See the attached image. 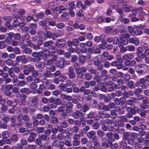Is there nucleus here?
<instances>
[{
	"instance_id": "obj_1",
	"label": "nucleus",
	"mask_w": 149,
	"mask_h": 149,
	"mask_svg": "<svg viewBox=\"0 0 149 149\" xmlns=\"http://www.w3.org/2000/svg\"><path fill=\"white\" fill-rule=\"evenodd\" d=\"M96 132L94 131L89 132L87 134V136L89 139H92L93 144L87 146L89 149H97L100 146V143L99 138L96 136Z\"/></svg>"
},
{
	"instance_id": "obj_2",
	"label": "nucleus",
	"mask_w": 149,
	"mask_h": 149,
	"mask_svg": "<svg viewBox=\"0 0 149 149\" xmlns=\"http://www.w3.org/2000/svg\"><path fill=\"white\" fill-rule=\"evenodd\" d=\"M38 98L36 96L32 97L31 100L30 101V103L31 106L30 107V110L33 112H34L36 109V107L38 104Z\"/></svg>"
},
{
	"instance_id": "obj_3",
	"label": "nucleus",
	"mask_w": 149,
	"mask_h": 149,
	"mask_svg": "<svg viewBox=\"0 0 149 149\" xmlns=\"http://www.w3.org/2000/svg\"><path fill=\"white\" fill-rule=\"evenodd\" d=\"M146 82L145 79L143 78H141L135 83V85L136 87L141 86V88L143 89H146L147 86L145 84Z\"/></svg>"
},
{
	"instance_id": "obj_4",
	"label": "nucleus",
	"mask_w": 149,
	"mask_h": 149,
	"mask_svg": "<svg viewBox=\"0 0 149 149\" xmlns=\"http://www.w3.org/2000/svg\"><path fill=\"white\" fill-rule=\"evenodd\" d=\"M17 120L20 123L24 121L25 122H28L29 120V116L26 115H22L19 114L17 116Z\"/></svg>"
},
{
	"instance_id": "obj_5",
	"label": "nucleus",
	"mask_w": 149,
	"mask_h": 149,
	"mask_svg": "<svg viewBox=\"0 0 149 149\" xmlns=\"http://www.w3.org/2000/svg\"><path fill=\"white\" fill-rule=\"evenodd\" d=\"M65 60L64 58H59L55 63L56 66L60 69L63 68L65 65Z\"/></svg>"
},
{
	"instance_id": "obj_6",
	"label": "nucleus",
	"mask_w": 149,
	"mask_h": 149,
	"mask_svg": "<svg viewBox=\"0 0 149 149\" xmlns=\"http://www.w3.org/2000/svg\"><path fill=\"white\" fill-rule=\"evenodd\" d=\"M23 66L24 68L23 72L24 74L26 75H29L30 72L33 70L34 68L30 64L24 65Z\"/></svg>"
},
{
	"instance_id": "obj_7",
	"label": "nucleus",
	"mask_w": 149,
	"mask_h": 149,
	"mask_svg": "<svg viewBox=\"0 0 149 149\" xmlns=\"http://www.w3.org/2000/svg\"><path fill=\"white\" fill-rule=\"evenodd\" d=\"M53 42L50 40L44 42L43 43V45L44 47H47L49 49L54 50H55V47L53 45Z\"/></svg>"
},
{
	"instance_id": "obj_8",
	"label": "nucleus",
	"mask_w": 149,
	"mask_h": 149,
	"mask_svg": "<svg viewBox=\"0 0 149 149\" xmlns=\"http://www.w3.org/2000/svg\"><path fill=\"white\" fill-rule=\"evenodd\" d=\"M56 46L59 48L64 47L66 45V42L63 39H57L56 42Z\"/></svg>"
},
{
	"instance_id": "obj_9",
	"label": "nucleus",
	"mask_w": 149,
	"mask_h": 149,
	"mask_svg": "<svg viewBox=\"0 0 149 149\" xmlns=\"http://www.w3.org/2000/svg\"><path fill=\"white\" fill-rule=\"evenodd\" d=\"M67 74L69 77L70 79L75 78L76 74L74 72V69L72 66L68 68V72Z\"/></svg>"
},
{
	"instance_id": "obj_10",
	"label": "nucleus",
	"mask_w": 149,
	"mask_h": 149,
	"mask_svg": "<svg viewBox=\"0 0 149 149\" xmlns=\"http://www.w3.org/2000/svg\"><path fill=\"white\" fill-rule=\"evenodd\" d=\"M142 88H137L135 89L134 91V93L135 95L137 96L138 97L139 100H142L143 99V97L142 95H140V94L142 93Z\"/></svg>"
},
{
	"instance_id": "obj_11",
	"label": "nucleus",
	"mask_w": 149,
	"mask_h": 149,
	"mask_svg": "<svg viewBox=\"0 0 149 149\" xmlns=\"http://www.w3.org/2000/svg\"><path fill=\"white\" fill-rule=\"evenodd\" d=\"M81 110L76 111L75 112H74L73 113L72 116H73L74 118L75 119H78L79 118H81L83 117L85 113L83 114L82 112H81Z\"/></svg>"
},
{
	"instance_id": "obj_12",
	"label": "nucleus",
	"mask_w": 149,
	"mask_h": 149,
	"mask_svg": "<svg viewBox=\"0 0 149 149\" xmlns=\"http://www.w3.org/2000/svg\"><path fill=\"white\" fill-rule=\"evenodd\" d=\"M67 113H69L72 111L73 104L71 102H68L64 105Z\"/></svg>"
},
{
	"instance_id": "obj_13",
	"label": "nucleus",
	"mask_w": 149,
	"mask_h": 149,
	"mask_svg": "<svg viewBox=\"0 0 149 149\" xmlns=\"http://www.w3.org/2000/svg\"><path fill=\"white\" fill-rule=\"evenodd\" d=\"M57 111L59 112L62 113L61 115L63 117H65L67 116V113L66 111L64 105L59 107L57 109Z\"/></svg>"
},
{
	"instance_id": "obj_14",
	"label": "nucleus",
	"mask_w": 149,
	"mask_h": 149,
	"mask_svg": "<svg viewBox=\"0 0 149 149\" xmlns=\"http://www.w3.org/2000/svg\"><path fill=\"white\" fill-rule=\"evenodd\" d=\"M37 136V134L36 133L31 132L30 133L27 140L28 142L31 143L34 141Z\"/></svg>"
},
{
	"instance_id": "obj_15",
	"label": "nucleus",
	"mask_w": 149,
	"mask_h": 149,
	"mask_svg": "<svg viewBox=\"0 0 149 149\" xmlns=\"http://www.w3.org/2000/svg\"><path fill=\"white\" fill-rule=\"evenodd\" d=\"M36 24H35L32 23L29 25V28L30 29L29 32L31 35H34L36 34Z\"/></svg>"
},
{
	"instance_id": "obj_16",
	"label": "nucleus",
	"mask_w": 149,
	"mask_h": 149,
	"mask_svg": "<svg viewBox=\"0 0 149 149\" xmlns=\"http://www.w3.org/2000/svg\"><path fill=\"white\" fill-rule=\"evenodd\" d=\"M107 74V71L106 70H102L101 72V74L100 75L101 80L102 81L106 80L108 77Z\"/></svg>"
},
{
	"instance_id": "obj_17",
	"label": "nucleus",
	"mask_w": 149,
	"mask_h": 149,
	"mask_svg": "<svg viewBox=\"0 0 149 149\" xmlns=\"http://www.w3.org/2000/svg\"><path fill=\"white\" fill-rule=\"evenodd\" d=\"M40 52L41 57L43 56L44 57L47 58L50 54L49 51L47 48H43Z\"/></svg>"
},
{
	"instance_id": "obj_18",
	"label": "nucleus",
	"mask_w": 149,
	"mask_h": 149,
	"mask_svg": "<svg viewBox=\"0 0 149 149\" xmlns=\"http://www.w3.org/2000/svg\"><path fill=\"white\" fill-rule=\"evenodd\" d=\"M98 115L102 119L108 118L110 117V115L109 114L104 113L103 111L99 112L98 113Z\"/></svg>"
},
{
	"instance_id": "obj_19",
	"label": "nucleus",
	"mask_w": 149,
	"mask_h": 149,
	"mask_svg": "<svg viewBox=\"0 0 149 149\" xmlns=\"http://www.w3.org/2000/svg\"><path fill=\"white\" fill-rule=\"evenodd\" d=\"M28 46L31 48H33L36 51H38L40 49V47L37 44L35 45L33 43L31 42L30 41L27 42Z\"/></svg>"
},
{
	"instance_id": "obj_20",
	"label": "nucleus",
	"mask_w": 149,
	"mask_h": 149,
	"mask_svg": "<svg viewBox=\"0 0 149 149\" xmlns=\"http://www.w3.org/2000/svg\"><path fill=\"white\" fill-rule=\"evenodd\" d=\"M20 92L22 93H25L26 94H29L32 92L29 88L24 87L22 88L20 90Z\"/></svg>"
},
{
	"instance_id": "obj_21",
	"label": "nucleus",
	"mask_w": 149,
	"mask_h": 149,
	"mask_svg": "<svg viewBox=\"0 0 149 149\" xmlns=\"http://www.w3.org/2000/svg\"><path fill=\"white\" fill-rule=\"evenodd\" d=\"M90 108V105L88 103H85L83 105L82 109L80 110L82 111L83 113H86L89 110Z\"/></svg>"
},
{
	"instance_id": "obj_22",
	"label": "nucleus",
	"mask_w": 149,
	"mask_h": 149,
	"mask_svg": "<svg viewBox=\"0 0 149 149\" xmlns=\"http://www.w3.org/2000/svg\"><path fill=\"white\" fill-rule=\"evenodd\" d=\"M126 110L127 111H128V112L130 111V113L132 115L136 113V110H137V109L136 107H134V109L130 107H127L126 108Z\"/></svg>"
},
{
	"instance_id": "obj_23",
	"label": "nucleus",
	"mask_w": 149,
	"mask_h": 149,
	"mask_svg": "<svg viewBox=\"0 0 149 149\" xmlns=\"http://www.w3.org/2000/svg\"><path fill=\"white\" fill-rule=\"evenodd\" d=\"M78 60L80 64L83 65L86 62V56L81 55L79 57Z\"/></svg>"
},
{
	"instance_id": "obj_24",
	"label": "nucleus",
	"mask_w": 149,
	"mask_h": 149,
	"mask_svg": "<svg viewBox=\"0 0 149 149\" xmlns=\"http://www.w3.org/2000/svg\"><path fill=\"white\" fill-rule=\"evenodd\" d=\"M53 75V74L49 70H46L43 73V76L47 78H50Z\"/></svg>"
},
{
	"instance_id": "obj_25",
	"label": "nucleus",
	"mask_w": 149,
	"mask_h": 149,
	"mask_svg": "<svg viewBox=\"0 0 149 149\" xmlns=\"http://www.w3.org/2000/svg\"><path fill=\"white\" fill-rule=\"evenodd\" d=\"M123 10L125 12H133L134 10L133 9L132 7L131 6H128L123 7Z\"/></svg>"
},
{
	"instance_id": "obj_26",
	"label": "nucleus",
	"mask_w": 149,
	"mask_h": 149,
	"mask_svg": "<svg viewBox=\"0 0 149 149\" xmlns=\"http://www.w3.org/2000/svg\"><path fill=\"white\" fill-rule=\"evenodd\" d=\"M32 56L38 58V61L40 60V58L41 57L40 51L37 52H33L31 54Z\"/></svg>"
},
{
	"instance_id": "obj_27",
	"label": "nucleus",
	"mask_w": 149,
	"mask_h": 149,
	"mask_svg": "<svg viewBox=\"0 0 149 149\" xmlns=\"http://www.w3.org/2000/svg\"><path fill=\"white\" fill-rule=\"evenodd\" d=\"M8 73L9 76L12 78L13 77H16L15 75L14 72L13 70V68H9L8 71Z\"/></svg>"
},
{
	"instance_id": "obj_28",
	"label": "nucleus",
	"mask_w": 149,
	"mask_h": 149,
	"mask_svg": "<svg viewBox=\"0 0 149 149\" xmlns=\"http://www.w3.org/2000/svg\"><path fill=\"white\" fill-rule=\"evenodd\" d=\"M45 14L42 12L38 13L37 14H33L32 16H34L36 18L38 19L39 18L42 19V17L44 16Z\"/></svg>"
},
{
	"instance_id": "obj_29",
	"label": "nucleus",
	"mask_w": 149,
	"mask_h": 149,
	"mask_svg": "<svg viewBox=\"0 0 149 149\" xmlns=\"http://www.w3.org/2000/svg\"><path fill=\"white\" fill-rule=\"evenodd\" d=\"M93 64L97 67L98 66L102 64V61H100L98 59H97V57L96 56L94 58V60L93 62Z\"/></svg>"
},
{
	"instance_id": "obj_30",
	"label": "nucleus",
	"mask_w": 149,
	"mask_h": 149,
	"mask_svg": "<svg viewBox=\"0 0 149 149\" xmlns=\"http://www.w3.org/2000/svg\"><path fill=\"white\" fill-rule=\"evenodd\" d=\"M4 62L8 66H12L13 65V61L9 58L6 59Z\"/></svg>"
},
{
	"instance_id": "obj_31",
	"label": "nucleus",
	"mask_w": 149,
	"mask_h": 149,
	"mask_svg": "<svg viewBox=\"0 0 149 149\" xmlns=\"http://www.w3.org/2000/svg\"><path fill=\"white\" fill-rule=\"evenodd\" d=\"M45 65L42 62H40L37 63L36 64V68L40 69H42L45 67Z\"/></svg>"
},
{
	"instance_id": "obj_32",
	"label": "nucleus",
	"mask_w": 149,
	"mask_h": 149,
	"mask_svg": "<svg viewBox=\"0 0 149 149\" xmlns=\"http://www.w3.org/2000/svg\"><path fill=\"white\" fill-rule=\"evenodd\" d=\"M66 132H61L59 133L57 136V139L59 140H61L64 138Z\"/></svg>"
},
{
	"instance_id": "obj_33",
	"label": "nucleus",
	"mask_w": 149,
	"mask_h": 149,
	"mask_svg": "<svg viewBox=\"0 0 149 149\" xmlns=\"http://www.w3.org/2000/svg\"><path fill=\"white\" fill-rule=\"evenodd\" d=\"M130 133L128 132H126L123 133L122 139L124 141H127L129 139L130 136Z\"/></svg>"
},
{
	"instance_id": "obj_34",
	"label": "nucleus",
	"mask_w": 149,
	"mask_h": 149,
	"mask_svg": "<svg viewBox=\"0 0 149 149\" xmlns=\"http://www.w3.org/2000/svg\"><path fill=\"white\" fill-rule=\"evenodd\" d=\"M88 70L91 74H94L95 75H99V72L96 69H94L92 67L88 69Z\"/></svg>"
},
{
	"instance_id": "obj_35",
	"label": "nucleus",
	"mask_w": 149,
	"mask_h": 149,
	"mask_svg": "<svg viewBox=\"0 0 149 149\" xmlns=\"http://www.w3.org/2000/svg\"><path fill=\"white\" fill-rule=\"evenodd\" d=\"M97 134L99 137L103 138L105 135V133L103 130H98L97 132Z\"/></svg>"
},
{
	"instance_id": "obj_36",
	"label": "nucleus",
	"mask_w": 149,
	"mask_h": 149,
	"mask_svg": "<svg viewBox=\"0 0 149 149\" xmlns=\"http://www.w3.org/2000/svg\"><path fill=\"white\" fill-rule=\"evenodd\" d=\"M84 78L86 80H91L93 77V76L90 73H86L84 74Z\"/></svg>"
},
{
	"instance_id": "obj_37",
	"label": "nucleus",
	"mask_w": 149,
	"mask_h": 149,
	"mask_svg": "<svg viewBox=\"0 0 149 149\" xmlns=\"http://www.w3.org/2000/svg\"><path fill=\"white\" fill-rule=\"evenodd\" d=\"M27 84L26 81L23 80H19L17 83V87H22L24 86Z\"/></svg>"
},
{
	"instance_id": "obj_38",
	"label": "nucleus",
	"mask_w": 149,
	"mask_h": 149,
	"mask_svg": "<svg viewBox=\"0 0 149 149\" xmlns=\"http://www.w3.org/2000/svg\"><path fill=\"white\" fill-rule=\"evenodd\" d=\"M58 88L63 92H65L67 87L65 84L61 83L58 86Z\"/></svg>"
},
{
	"instance_id": "obj_39",
	"label": "nucleus",
	"mask_w": 149,
	"mask_h": 149,
	"mask_svg": "<svg viewBox=\"0 0 149 149\" xmlns=\"http://www.w3.org/2000/svg\"><path fill=\"white\" fill-rule=\"evenodd\" d=\"M113 45H116L118 44L119 43H121L122 42V41L121 40H120L118 37H115L113 38Z\"/></svg>"
},
{
	"instance_id": "obj_40",
	"label": "nucleus",
	"mask_w": 149,
	"mask_h": 149,
	"mask_svg": "<svg viewBox=\"0 0 149 149\" xmlns=\"http://www.w3.org/2000/svg\"><path fill=\"white\" fill-rule=\"evenodd\" d=\"M110 117L111 118L114 119H115L117 118L118 117V115L117 113H116L113 110H112L110 111Z\"/></svg>"
},
{
	"instance_id": "obj_41",
	"label": "nucleus",
	"mask_w": 149,
	"mask_h": 149,
	"mask_svg": "<svg viewBox=\"0 0 149 149\" xmlns=\"http://www.w3.org/2000/svg\"><path fill=\"white\" fill-rule=\"evenodd\" d=\"M39 137L40 138L42 141H45L49 139L48 136L44 134H42L41 135H39Z\"/></svg>"
},
{
	"instance_id": "obj_42",
	"label": "nucleus",
	"mask_w": 149,
	"mask_h": 149,
	"mask_svg": "<svg viewBox=\"0 0 149 149\" xmlns=\"http://www.w3.org/2000/svg\"><path fill=\"white\" fill-rule=\"evenodd\" d=\"M23 52L26 54H30L32 53V49L30 48L27 47L25 49L23 50Z\"/></svg>"
},
{
	"instance_id": "obj_43",
	"label": "nucleus",
	"mask_w": 149,
	"mask_h": 149,
	"mask_svg": "<svg viewBox=\"0 0 149 149\" xmlns=\"http://www.w3.org/2000/svg\"><path fill=\"white\" fill-rule=\"evenodd\" d=\"M1 135L3 138L6 139L9 136V133L7 131L3 132L1 133Z\"/></svg>"
},
{
	"instance_id": "obj_44",
	"label": "nucleus",
	"mask_w": 149,
	"mask_h": 149,
	"mask_svg": "<svg viewBox=\"0 0 149 149\" xmlns=\"http://www.w3.org/2000/svg\"><path fill=\"white\" fill-rule=\"evenodd\" d=\"M11 138L13 141L16 142L18 140V136L17 134H13L11 135Z\"/></svg>"
},
{
	"instance_id": "obj_45",
	"label": "nucleus",
	"mask_w": 149,
	"mask_h": 149,
	"mask_svg": "<svg viewBox=\"0 0 149 149\" xmlns=\"http://www.w3.org/2000/svg\"><path fill=\"white\" fill-rule=\"evenodd\" d=\"M136 49L137 50V52L136 53V55L140 54V55H145V54L143 53V49L142 47H138Z\"/></svg>"
},
{
	"instance_id": "obj_46",
	"label": "nucleus",
	"mask_w": 149,
	"mask_h": 149,
	"mask_svg": "<svg viewBox=\"0 0 149 149\" xmlns=\"http://www.w3.org/2000/svg\"><path fill=\"white\" fill-rule=\"evenodd\" d=\"M120 49V52L121 53H124L127 51L126 47H124L122 44H120L119 46Z\"/></svg>"
},
{
	"instance_id": "obj_47",
	"label": "nucleus",
	"mask_w": 149,
	"mask_h": 149,
	"mask_svg": "<svg viewBox=\"0 0 149 149\" xmlns=\"http://www.w3.org/2000/svg\"><path fill=\"white\" fill-rule=\"evenodd\" d=\"M103 142L102 143V145L103 147H107L108 146V144H107L108 139L106 138H104L103 139Z\"/></svg>"
},
{
	"instance_id": "obj_48",
	"label": "nucleus",
	"mask_w": 149,
	"mask_h": 149,
	"mask_svg": "<svg viewBox=\"0 0 149 149\" xmlns=\"http://www.w3.org/2000/svg\"><path fill=\"white\" fill-rule=\"evenodd\" d=\"M61 17L62 20L66 21L68 19L69 16L67 13H65L61 15Z\"/></svg>"
},
{
	"instance_id": "obj_49",
	"label": "nucleus",
	"mask_w": 149,
	"mask_h": 149,
	"mask_svg": "<svg viewBox=\"0 0 149 149\" xmlns=\"http://www.w3.org/2000/svg\"><path fill=\"white\" fill-rule=\"evenodd\" d=\"M3 103V104L2 103H0L2 105L1 109L2 112H3V111H6L8 109L7 106L6 105L4 104L5 103V102Z\"/></svg>"
},
{
	"instance_id": "obj_50",
	"label": "nucleus",
	"mask_w": 149,
	"mask_h": 149,
	"mask_svg": "<svg viewBox=\"0 0 149 149\" xmlns=\"http://www.w3.org/2000/svg\"><path fill=\"white\" fill-rule=\"evenodd\" d=\"M75 72L77 74V76L78 78L80 79L82 78L83 77L84 75V74L83 73L81 72H80L79 70L76 71Z\"/></svg>"
},
{
	"instance_id": "obj_51",
	"label": "nucleus",
	"mask_w": 149,
	"mask_h": 149,
	"mask_svg": "<svg viewBox=\"0 0 149 149\" xmlns=\"http://www.w3.org/2000/svg\"><path fill=\"white\" fill-rule=\"evenodd\" d=\"M58 120L57 118L54 116L51 117L50 122L52 123L56 124L58 123Z\"/></svg>"
},
{
	"instance_id": "obj_52",
	"label": "nucleus",
	"mask_w": 149,
	"mask_h": 149,
	"mask_svg": "<svg viewBox=\"0 0 149 149\" xmlns=\"http://www.w3.org/2000/svg\"><path fill=\"white\" fill-rule=\"evenodd\" d=\"M134 38H129L128 40H127V41H126V40H124L123 41V42L124 43H123V44L127 45L128 44V42H129L130 43H132L134 41Z\"/></svg>"
},
{
	"instance_id": "obj_53",
	"label": "nucleus",
	"mask_w": 149,
	"mask_h": 149,
	"mask_svg": "<svg viewBox=\"0 0 149 149\" xmlns=\"http://www.w3.org/2000/svg\"><path fill=\"white\" fill-rule=\"evenodd\" d=\"M44 131V128L43 127L37 128L36 132L38 134L42 133Z\"/></svg>"
},
{
	"instance_id": "obj_54",
	"label": "nucleus",
	"mask_w": 149,
	"mask_h": 149,
	"mask_svg": "<svg viewBox=\"0 0 149 149\" xmlns=\"http://www.w3.org/2000/svg\"><path fill=\"white\" fill-rule=\"evenodd\" d=\"M8 127L7 123L4 122L2 123V122L0 121V129L1 128L3 129H6Z\"/></svg>"
},
{
	"instance_id": "obj_55",
	"label": "nucleus",
	"mask_w": 149,
	"mask_h": 149,
	"mask_svg": "<svg viewBox=\"0 0 149 149\" xmlns=\"http://www.w3.org/2000/svg\"><path fill=\"white\" fill-rule=\"evenodd\" d=\"M80 143V141L79 140H77L73 139L72 142V144L73 146H79Z\"/></svg>"
},
{
	"instance_id": "obj_56",
	"label": "nucleus",
	"mask_w": 149,
	"mask_h": 149,
	"mask_svg": "<svg viewBox=\"0 0 149 149\" xmlns=\"http://www.w3.org/2000/svg\"><path fill=\"white\" fill-rule=\"evenodd\" d=\"M127 142L124 141H120L119 143V147L122 148L127 146Z\"/></svg>"
},
{
	"instance_id": "obj_57",
	"label": "nucleus",
	"mask_w": 149,
	"mask_h": 149,
	"mask_svg": "<svg viewBox=\"0 0 149 149\" xmlns=\"http://www.w3.org/2000/svg\"><path fill=\"white\" fill-rule=\"evenodd\" d=\"M72 41L73 43V45L74 46L77 47L78 46L79 43V42L78 39L75 38L73 39L72 40Z\"/></svg>"
},
{
	"instance_id": "obj_58",
	"label": "nucleus",
	"mask_w": 149,
	"mask_h": 149,
	"mask_svg": "<svg viewBox=\"0 0 149 149\" xmlns=\"http://www.w3.org/2000/svg\"><path fill=\"white\" fill-rule=\"evenodd\" d=\"M93 79L97 83H100V82L101 78L100 76H99V75H95Z\"/></svg>"
},
{
	"instance_id": "obj_59",
	"label": "nucleus",
	"mask_w": 149,
	"mask_h": 149,
	"mask_svg": "<svg viewBox=\"0 0 149 149\" xmlns=\"http://www.w3.org/2000/svg\"><path fill=\"white\" fill-rule=\"evenodd\" d=\"M29 87L31 89H35L37 87V85L35 82H33L29 85Z\"/></svg>"
},
{
	"instance_id": "obj_60",
	"label": "nucleus",
	"mask_w": 149,
	"mask_h": 149,
	"mask_svg": "<svg viewBox=\"0 0 149 149\" xmlns=\"http://www.w3.org/2000/svg\"><path fill=\"white\" fill-rule=\"evenodd\" d=\"M96 112H90L87 114V118L88 119H91L93 118Z\"/></svg>"
},
{
	"instance_id": "obj_61",
	"label": "nucleus",
	"mask_w": 149,
	"mask_h": 149,
	"mask_svg": "<svg viewBox=\"0 0 149 149\" xmlns=\"http://www.w3.org/2000/svg\"><path fill=\"white\" fill-rule=\"evenodd\" d=\"M73 67L75 70V71L79 70L80 67V65L77 62H75L74 63Z\"/></svg>"
},
{
	"instance_id": "obj_62",
	"label": "nucleus",
	"mask_w": 149,
	"mask_h": 149,
	"mask_svg": "<svg viewBox=\"0 0 149 149\" xmlns=\"http://www.w3.org/2000/svg\"><path fill=\"white\" fill-rule=\"evenodd\" d=\"M92 127L94 130H97L100 127V125L99 123L97 122H95L93 125Z\"/></svg>"
},
{
	"instance_id": "obj_63",
	"label": "nucleus",
	"mask_w": 149,
	"mask_h": 149,
	"mask_svg": "<svg viewBox=\"0 0 149 149\" xmlns=\"http://www.w3.org/2000/svg\"><path fill=\"white\" fill-rule=\"evenodd\" d=\"M76 15L78 17H82V16L84 17V15L82 13V10L81 9H79L76 12Z\"/></svg>"
},
{
	"instance_id": "obj_64",
	"label": "nucleus",
	"mask_w": 149,
	"mask_h": 149,
	"mask_svg": "<svg viewBox=\"0 0 149 149\" xmlns=\"http://www.w3.org/2000/svg\"><path fill=\"white\" fill-rule=\"evenodd\" d=\"M117 70L116 69H111L109 71V72L113 75H116L117 73Z\"/></svg>"
}]
</instances>
